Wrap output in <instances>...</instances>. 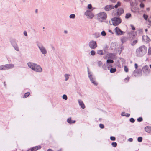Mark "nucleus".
I'll use <instances>...</instances> for the list:
<instances>
[{"mask_svg": "<svg viewBox=\"0 0 151 151\" xmlns=\"http://www.w3.org/2000/svg\"><path fill=\"white\" fill-rule=\"evenodd\" d=\"M97 53L98 54L100 55H104L103 51L102 50H97Z\"/></svg>", "mask_w": 151, "mask_h": 151, "instance_id": "nucleus-21", "label": "nucleus"}, {"mask_svg": "<svg viewBox=\"0 0 151 151\" xmlns=\"http://www.w3.org/2000/svg\"><path fill=\"white\" fill-rule=\"evenodd\" d=\"M27 65L32 70L37 72H41L42 69L39 65L33 63L29 62Z\"/></svg>", "mask_w": 151, "mask_h": 151, "instance_id": "nucleus-2", "label": "nucleus"}, {"mask_svg": "<svg viewBox=\"0 0 151 151\" xmlns=\"http://www.w3.org/2000/svg\"><path fill=\"white\" fill-rule=\"evenodd\" d=\"M124 12V10L122 8L118 9L117 12L115 14V15L119 16Z\"/></svg>", "mask_w": 151, "mask_h": 151, "instance_id": "nucleus-15", "label": "nucleus"}, {"mask_svg": "<svg viewBox=\"0 0 151 151\" xmlns=\"http://www.w3.org/2000/svg\"><path fill=\"white\" fill-rule=\"evenodd\" d=\"M114 6L112 5H106L104 8V9L106 11H109L111 9H114Z\"/></svg>", "mask_w": 151, "mask_h": 151, "instance_id": "nucleus-13", "label": "nucleus"}, {"mask_svg": "<svg viewBox=\"0 0 151 151\" xmlns=\"http://www.w3.org/2000/svg\"><path fill=\"white\" fill-rule=\"evenodd\" d=\"M35 12L36 13H37V9H36L35 10Z\"/></svg>", "mask_w": 151, "mask_h": 151, "instance_id": "nucleus-62", "label": "nucleus"}, {"mask_svg": "<svg viewBox=\"0 0 151 151\" xmlns=\"http://www.w3.org/2000/svg\"><path fill=\"white\" fill-rule=\"evenodd\" d=\"M110 1L112 3H114L116 1V0H110Z\"/></svg>", "mask_w": 151, "mask_h": 151, "instance_id": "nucleus-53", "label": "nucleus"}, {"mask_svg": "<svg viewBox=\"0 0 151 151\" xmlns=\"http://www.w3.org/2000/svg\"><path fill=\"white\" fill-rule=\"evenodd\" d=\"M102 68L104 70H106V65L105 64H104L102 65Z\"/></svg>", "mask_w": 151, "mask_h": 151, "instance_id": "nucleus-45", "label": "nucleus"}, {"mask_svg": "<svg viewBox=\"0 0 151 151\" xmlns=\"http://www.w3.org/2000/svg\"><path fill=\"white\" fill-rule=\"evenodd\" d=\"M24 34L25 36H27V32L26 31H24Z\"/></svg>", "mask_w": 151, "mask_h": 151, "instance_id": "nucleus-50", "label": "nucleus"}, {"mask_svg": "<svg viewBox=\"0 0 151 151\" xmlns=\"http://www.w3.org/2000/svg\"><path fill=\"white\" fill-rule=\"evenodd\" d=\"M147 48L145 45L142 46L137 48L136 50L137 56L141 57L145 55L147 53Z\"/></svg>", "mask_w": 151, "mask_h": 151, "instance_id": "nucleus-1", "label": "nucleus"}, {"mask_svg": "<svg viewBox=\"0 0 151 151\" xmlns=\"http://www.w3.org/2000/svg\"><path fill=\"white\" fill-rule=\"evenodd\" d=\"M137 42V40H134L132 42H131V44L132 46H133Z\"/></svg>", "mask_w": 151, "mask_h": 151, "instance_id": "nucleus-24", "label": "nucleus"}, {"mask_svg": "<svg viewBox=\"0 0 151 151\" xmlns=\"http://www.w3.org/2000/svg\"><path fill=\"white\" fill-rule=\"evenodd\" d=\"M23 2H25V0H23Z\"/></svg>", "mask_w": 151, "mask_h": 151, "instance_id": "nucleus-64", "label": "nucleus"}, {"mask_svg": "<svg viewBox=\"0 0 151 151\" xmlns=\"http://www.w3.org/2000/svg\"><path fill=\"white\" fill-rule=\"evenodd\" d=\"M125 2H128L129 1H131V0H123Z\"/></svg>", "mask_w": 151, "mask_h": 151, "instance_id": "nucleus-57", "label": "nucleus"}, {"mask_svg": "<svg viewBox=\"0 0 151 151\" xmlns=\"http://www.w3.org/2000/svg\"><path fill=\"white\" fill-rule=\"evenodd\" d=\"M11 43L12 45L16 51H19V47L17 44L16 42L15 41H12L11 42Z\"/></svg>", "mask_w": 151, "mask_h": 151, "instance_id": "nucleus-10", "label": "nucleus"}, {"mask_svg": "<svg viewBox=\"0 0 151 151\" xmlns=\"http://www.w3.org/2000/svg\"><path fill=\"white\" fill-rule=\"evenodd\" d=\"M148 22L151 24V17L150 18H149L148 20Z\"/></svg>", "mask_w": 151, "mask_h": 151, "instance_id": "nucleus-49", "label": "nucleus"}, {"mask_svg": "<svg viewBox=\"0 0 151 151\" xmlns=\"http://www.w3.org/2000/svg\"><path fill=\"white\" fill-rule=\"evenodd\" d=\"M63 98L65 100H67V97L66 95L65 94H64L63 96Z\"/></svg>", "mask_w": 151, "mask_h": 151, "instance_id": "nucleus-38", "label": "nucleus"}, {"mask_svg": "<svg viewBox=\"0 0 151 151\" xmlns=\"http://www.w3.org/2000/svg\"><path fill=\"white\" fill-rule=\"evenodd\" d=\"M129 77H128L125 78V81L126 80V81H129Z\"/></svg>", "mask_w": 151, "mask_h": 151, "instance_id": "nucleus-54", "label": "nucleus"}, {"mask_svg": "<svg viewBox=\"0 0 151 151\" xmlns=\"http://www.w3.org/2000/svg\"><path fill=\"white\" fill-rule=\"evenodd\" d=\"M135 68L136 69H137L138 68V65L137 63H135L134 65Z\"/></svg>", "mask_w": 151, "mask_h": 151, "instance_id": "nucleus-51", "label": "nucleus"}, {"mask_svg": "<svg viewBox=\"0 0 151 151\" xmlns=\"http://www.w3.org/2000/svg\"><path fill=\"white\" fill-rule=\"evenodd\" d=\"M130 4L131 6L132 7H134L135 6V3L133 1H130Z\"/></svg>", "mask_w": 151, "mask_h": 151, "instance_id": "nucleus-27", "label": "nucleus"}, {"mask_svg": "<svg viewBox=\"0 0 151 151\" xmlns=\"http://www.w3.org/2000/svg\"><path fill=\"white\" fill-rule=\"evenodd\" d=\"M142 137H138L137 140L139 142H141L142 141Z\"/></svg>", "mask_w": 151, "mask_h": 151, "instance_id": "nucleus-37", "label": "nucleus"}, {"mask_svg": "<svg viewBox=\"0 0 151 151\" xmlns=\"http://www.w3.org/2000/svg\"><path fill=\"white\" fill-rule=\"evenodd\" d=\"M52 49L53 50H55V47L53 46H52Z\"/></svg>", "mask_w": 151, "mask_h": 151, "instance_id": "nucleus-58", "label": "nucleus"}, {"mask_svg": "<svg viewBox=\"0 0 151 151\" xmlns=\"http://www.w3.org/2000/svg\"><path fill=\"white\" fill-rule=\"evenodd\" d=\"M131 14L130 13L127 14L126 15L125 18L127 19H128L131 17Z\"/></svg>", "mask_w": 151, "mask_h": 151, "instance_id": "nucleus-29", "label": "nucleus"}, {"mask_svg": "<svg viewBox=\"0 0 151 151\" xmlns=\"http://www.w3.org/2000/svg\"><path fill=\"white\" fill-rule=\"evenodd\" d=\"M41 148V146H39L35 147H32V148L33 149V151H36V150L38 149H40Z\"/></svg>", "mask_w": 151, "mask_h": 151, "instance_id": "nucleus-19", "label": "nucleus"}, {"mask_svg": "<svg viewBox=\"0 0 151 151\" xmlns=\"http://www.w3.org/2000/svg\"><path fill=\"white\" fill-rule=\"evenodd\" d=\"M70 76V75L68 74H66L64 75V76L65 78V80L67 81L69 78V76Z\"/></svg>", "mask_w": 151, "mask_h": 151, "instance_id": "nucleus-23", "label": "nucleus"}, {"mask_svg": "<svg viewBox=\"0 0 151 151\" xmlns=\"http://www.w3.org/2000/svg\"><path fill=\"white\" fill-rule=\"evenodd\" d=\"M30 94V93L29 92L26 93L24 94V97L25 98H27L29 95Z\"/></svg>", "mask_w": 151, "mask_h": 151, "instance_id": "nucleus-30", "label": "nucleus"}, {"mask_svg": "<svg viewBox=\"0 0 151 151\" xmlns=\"http://www.w3.org/2000/svg\"><path fill=\"white\" fill-rule=\"evenodd\" d=\"M106 62L107 63H114V61L111 59H108L107 60Z\"/></svg>", "mask_w": 151, "mask_h": 151, "instance_id": "nucleus-34", "label": "nucleus"}, {"mask_svg": "<svg viewBox=\"0 0 151 151\" xmlns=\"http://www.w3.org/2000/svg\"><path fill=\"white\" fill-rule=\"evenodd\" d=\"M99 126L100 127L101 129H103L104 128V125L102 124H100Z\"/></svg>", "mask_w": 151, "mask_h": 151, "instance_id": "nucleus-44", "label": "nucleus"}, {"mask_svg": "<svg viewBox=\"0 0 151 151\" xmlns=\"http://www.w3.org/2000/svg\"><path fill=\"white\" fill-rule=\"evenodd\" d=\"M128 141L129 142H132L133 141V139L132 138H130L128 139Z\"/></svg>", "mask_w": 151, "mask_h": 151, "instance_id": "nucleus-52", "label": "nucleus"}, {"mask_svg": "<svg viewBox=\"0 0 151 151\" xmlns=\"http://www.w3.org/2000/svg\"><path fill=\"white\" fill-rule=\"evenodd\" d=\"M131 26L132 27V30H135V29L133 25H131Z\"/></svg>", "mask_w": 151, "mask_h": 151, "instance_id": "nucleus-48", "label": "nucleus"}, {"mask_svg": "<svg viewBox=\"0 0 151 151\" xmlns=\"http://www.w3.org/2000/svg\"><path fill=\"white\" fill-rule=\"evenodd\" d=\"M145 129L147 132H151V127L147 126L145 127Z\"/></svg>", "mask_w": 151, "mask_h": 151, "instance_id": "nucleus-17", "label": "nucleus"}, {"mask_svg": "<svg viewBox=\"0 0 151 151\" xmlns=\"http://www.w3.org/2000/svg\"><path fill=\"white\" fill-rule=\"evenodd\" d=\"M88 46L91 49H96L97 47L96 42L94 40L90 41L88 43Z\"/></svg>", "mask_w": 151, "mask_h": 151, "instance_id": "nucleus-7", "label": "nucleus"}, {"mask_svg": "<svg viewBox=\"0 0 151 151\" xmlns=\"http://www.w3.org/2000/svg\"><path fill=\"white\" fill-rule=\"evenodd\" d=\"M64 32L65 33V34H66L67 33V31H66V30H65L64 31Z\"/></svg>", "mask_w": 151, "mask_h": 151, "instance_id": "nucleus-59", "label": "nucleus"}, {"mask_svg": "<svg viewBox=\"0 0 151 151\" xmlns=\"http://www.w3.org/2000/svg\"><path fill=\"white\" fill-rule=\"evenodd\" d=\"M148 55H151V47H149L148 50Z\"/></svg>", "mask_w": 151, "mask_h": 151, "instance_id": "nucleus-35", "label": "nucleus"}, {"mask_svg": "<svg viewBox=\"0 0 151 151\" xmlns=\"http://www.w3.org/2000/svg\"><path fill=\"white\" fill-rule=\"evenodd\" d=\"M98 64L99 66H100L102 65V63L101 61H99L98 63Z\"/></svg>", "mask_w": 151, "mask_h": 151, "instance_id": "nucleus-47", "label": "nucleus"}, {"mask_svg": "<svg viewBox=\"0 0 151 151\" xmlns=\"http://www.w3.org/2000/svg\"><path fill=\"white\" fill-rule=\"evenodd\" d=\"M140 7L141 8H143L144 7V5L142 3V2H141V4H140Z\"/></svg>", "mask_w": 151, "mask_h": 151, "instance_id": "nucleus-40", "label": "nucleus"}, {"mask_svg": "<svg viewBox=\"0 0 151 151\" xmlns=\"http://www.w3.org/2000/svg\"><path fill=\"white\" fill-rule=\"evenodd\" d=\"M92 56H94L95 55L96 52L95 51L92 50L90 52Z\"/></svg>", "mask_w": 151, "mask_h": 151, "instance_id": "nucleus-31", "label": "nucleus"}, {"mask_svg": "<svg viewBox=\"0 0 151 151\" xmlns=\"http://www.w3.org/2000/svg\"><path fill=\"white\" fill-rule=\"evenodd\" d=\"M85 14L87 16V18L89 19H91L94 16V14L90 11L87 10L85 13Z\"/></svg>", "mask_w": 151, "mask_h": 151, "instance_id": "nucleus-9", "label": "nucleus"}, {"mask_svg": "<svg viewBox=\"0 0 151 151\" xmlns=\"http://www.w3.org/2000/svg\"><path fill=\"white\" fill-rule=\"evenodd\" d=\"M110 139L112 141H115L116 139L115 137L113 136L111 137Z\"/></svg>", "mask_w": 151, "mask_h": 151, "instance_id": "nucleus-42", "label": "nucleus"}, {"mask_svg": "<svg viewBox=\"0 0 151 151\" xmlns=\"http://www.w3.org/2000/svg\"><path fill=\"white\" fill-rule=\"evenodd\" d=\"M121 115L123 116H126L129 117L130 116V114L128 113H126L125 112H123L121 114Z\"/></svg>", "mask_w": 151, "mask_h": 151, "instance_id": "nucleus-22", "label": "nucleus"}, {"mask_svg": "<svg viewBox=\"0 0 151 151\" xmlns=\"http://www.w3.org/2000/svg\"><path fill=\"white\" fill-rule=\"evenodd\" d=\"M143 17L145 20H147L148 19V16L147 15L144 14L143 15Z\"/></svg>", "mask_w": 151, "mask_h": 151, "instance_id": "nucleus-28", "label": "nucleus"}, {"mask_svg": "<svg viewBox=\"0 0 151 151\" xmlns=\"http://www.w3.org/2000/svg\"><path fill=\"white\" fill-rule=\"evenodd\" d=\"M143 71L146 73L148 74L150 72V70L147 65H145L142 68Z\"/></svg>", "mask_w": 151, "mask_h": 151, "instance_id": "nucleus-12", "label": "nucleus"}, {"mask_svg": "<svg viewBox=\"0 0 151 151\" xmlns=\"http://www.w3.org/2000/svg\"><path fill=\"white\" fill-rule=\"evenodd\" d=\"M127 38L126 37H123L121 39V41L122 42V43H124L126 42V41L127 40Z\"/></svg>", "mask_w": 151, "mask_h": 151, "instance_id": "nucleus-20", "label": "nucleus"}, {"mask_svg": "<svg viewBox=\"0 0 151 151\" xmlns=\"http://www.w3.org/2000/svg\"><path fill=\"white\" fill-rule=\"evenodd\" d=\"M115 32L117 35H122L124 34L125 32L122 31L118 27H116L115 29Z\"/></svg>", "mask_w": 151, "mask_h": 151, "instance_id": "nucleus-11", "label": "nucleus"}, {"mask_svg": "<svg viewBox=\"0 0 151 151\" xmlns=\"http://www.w3.org/2000/svg\"><path fill=\"white\" fill-rule=\"evenodd\" d=\"M147 30H148L147 29H145V31L146 32H147Z\"/></svg>", "mask_w": 151, "mask_h": 151, "instance_id": "nucleus-63", "label": "nucleus"}, {"mask_svg": "<svg viewBox=\"0 0 151 151\" xmlns=\"http://www.w3.org/2000/svg\"><path fill=\"white\" fill-rule=\"evenodd\" d=\"M101 35L103 36H105L106 35V33L105 31H103L101 32Z\"/></svg>", "mask_w": 151, "mask_h": 151, "instance_id": "nucleus-39", "label": "nucleus"}, {"mask_svg": "<svg viewBox=\"0 0 151 151\" xmlns=\"http://www.w3.org/2000/svg\"><path fill=\"white\" fill-rule=\"evenodd\" d=\"M111 20L113 24L115 26L119 25L121 22L120 18L117 17L111 19Z\"/></svg>", "mask_w": 151, "mask_h": 151, "instance_id": "nucleus-6", "label": "nucleus"}, {"mask_svg": "<svg viewBox=\"0 0 151 151\" xmlns=\"http://www.w3.org/2000/svg\"><path fill=\"white\" fill-rule=\"evenodd\" d=\"M121 3L120 2H118L117 3V4L115 5L114 6V7H115V8H117L119 6H120V5Z\"/></svg>", "mask_w": 151, "mask_h": 151, "instance_id": "nucleus-32", "label": "nucleus"}, {"mask_svg": "<svg viewBox=\"0 0 151 151\" xmlns=\"http://www.w3.org/2000/svg\"><path fill=\"white\" fill-rule=\"evenodd\" d=\"M140 2H145V0H138Z\"/></svg>", "mask_w": 151, "mask_h": 151, "instance_id": "nucleus-55", "label": "nucleus"}, {"mask_svg": "<svg viewBox=\"0 0 151 151\" xmlns=\"http://www.w3.org/2000/svg\"><path fill=\"white\" fill-rule=\"evenodd\" d=\"M133 8H131V11H132V12H135V11H133Z\"/></svg>", "mask_w": 151, "mask_h": 151, "instance_id": "nucleus-61", "label": "nucleus"}, {"mask_svg": "<svg viewBox=\"0 0 151 151\" xmlns=\"http://www.w3.org/2000/svg\"><path fill=\"white\" fill-rule=\"evenodd\" d=\"M88 8L89 9H90L92 8V6L91 4H88Z\"/></svg>", "mask_w": 151, "mask_h": 151, "instance_id": "nucleus-46", "label": "nucleus"}, {"mask_svg": "<svg viewBox=\"0 0 151 151\" xmlns=\"http://www.w3.org/2000/svg\"><path fill=\"white\" fill-rule=\"evenodd\" d=\"M37 45L42 54L44 55L47 54V52L46 49L41 43L38 42Z\"/></svg>", "mask_w": 151, "mask_h": 151, "instance_id": "nucleus-5", "label": "nucleus"}, {"mask_svg": "<svg viewBox=\"0 0 151 151\" xmlns=\"http://www.w3.org/2000/svg\"><path fill=\"white\" fill-rule=\"evenodd\" d=\"M111 145L113 147H116L117 146V144L116 142H112L111 144Z\"/></svg>", "mask_w": 151, "mask_h": 151, "instance_id": "nucleus-36", "label": "nucleus"}, {"mask_svg": "<svg viewBox=\"0 0 151 151\" xmlns=\"http://www.w3.org/2000/svg\"><path fill=\"white\" fill-rule=\"evenodd\" d=\"M116 71V68H111L110 70V72L111 73H113L115 72Z\"/></svg>", "mask_w": 151, "mask_h": 151, "instance_id": "nucleus-25", "label": "nucleus"}, {"mask_svg": "<svg viewBox=\"0 0 151 151\" xmlns=\"http://www.w3.org/2000/svg\"><path fill=\"white\" fill-rule=\"evenodd\" d=\"M137 121L139 122H140L142 121V118L141 117H139L137 119Z\"/></svg>", "mask_w": 151, "mask_h": 151, "instance_id": "nucleus-41", "label": "nucleus"}, {"mask_svg": "<svg viewBox=\"0 0 151 151\" xmlns=\"http://www.w3.org/2000/svg\"><path fill=\"white\" fill-rule=\"evenodd\" d=\"M69 17L70 19H74L75 18L76 15L74 14H72L70 15Z\"/></svg>", "mask_w": 151, "mask_h": 151, "instance_id": "nucleus-26", "label": "nucleus"}, {"mask_svg": "<svg viewBox=\"0 0 151 151\" xmlns=\"http://www.w3.org/2000/svg\"><path fill=\"white\" fill-rule=\"evenodd\" d=\"M97 19L100 22H102L104 20L106 19L107 15L106 13L101 12L97 14Z\"/></svg>", "mask_w": 151, "mask_h": 151, "instance_id": "nucleus-4", "label": "nucleus"}, {"mask_svg": "<svg viewBox=\"0 0 151 151\" xmlns=\"http://www.w3.org/2000/svg\"><path fill=\"white\" fill-rule=\"evenodd\" d=\"M78 102L81 107L83 109H84L85 108V106L82 101L80 100H78Z\"/></svg>", "mask_w": 151, "mask_h": 151, "instance_id": "nucleus-16", "label": "nucleus"}, {"mask_svg": "<svg viewBox=\"0 0 151 151\" xmlns=\"http://www.w3.org/2000/svg\"><path fill=\"white\" fill-rule=\"evenodd\" d=\"M88 71V76L91 83L95 86H97L98 83L96 81L95 78L91 74H90L89 71Z\"/></svg>", "mask_w": 151, "mask_h": 151, "instance_id": "nucleus-8", "label": "nucleus"}, {"mask_svg": "<svg viewBox=\"0 0 151 151\" xmlns=\"http://www.w3.org/2000/svg\"><path fill=\"white\" fill-rule=\"evenodd\" d=\"M124 70L126 72H128V69L127 66H124Z\"/></svg>", "mask_w": 151, "mask_h": 151, "instance_id": "nucleus-33", "label": "nucleus"}, {"mask_svg": "<svg viewBox=\"0 0 151 151\" xmlns=\"http://www.w3.org/2000/svg\"><path fill=\"white\" fill-rule=\"evenodd\" d=\"M47 151H53L51 149H48Z\"/></svg>", "mask_w": 151, "mask_h": 151, "instance_id": "nucleus-60", "label": "nucleus"}, {"mask_svg": "<svg viewBox=\"0 0 151 151\" xmlns=\"http://www.w3.org/2000/svg\"><path fill=\"white\" fill-rule=\"evenodd\" d=\"M14 65L13 64H8L0 65V70H6L13 68Z\"/></svg>", "mask_w": 151, "mask_h": 151, "instance_id": "nucleus-3", "label": "nucleus"}, {"mask_svg": "<svg viewBox=\"0 0 151 151\" xmlns=\"http://www.w3.org/2000/svg\"><path fill=\"white\" fill-rule=\"evenodd\" d=\"M67 122L69 124L74 123L76 122L75 120H71V118H68L67 120Z\"/></svg>", "mask_w": 151, "mask_h": 151, "instance_id": "nucleus-18", "label": "nucleus"}, {"mask_svg": "<svg viewBox=\"0 0 151 151\" xmlns=\"http://www.w3.org/2000/svg\"><path fill=\"white\" fill-rule=\"evenodd\" d=\"M108 32H110V33H111L112 34H113V33L112 32V31L111 30H110V29H109V30H108Z\"/></svg>", "mask_w": 151, "mask_h": 151, "instance_id": "nucleus-56", "label": "nucleus"}, {"mask_svg": "<svg viewBox=\"0 0 151 151\" xmlns=\"http://www.w3.org/2000/svg\"><path fill=\"white\" fill-rule=\"evenodd\" d=\"M142 40L146 42H149L150 41V39L147 35H144L142 36Z\"/></svg>", "mask_w": 151, "mask_h": 151, "instance_id": "nucleus-14", "label": "nucleus"}, {"mask_svg": "<svg viewBox=\"0 0 151 151\" xmlns=\"http://www.w3.org/2000/svg\"><path fill=\"white\" fill-rule=\"evenodd\" d=\"M130 121L131 122L134 123L135 122V120L134 118H131L130 119Z\"/></svg>", "mask_w": 151, "mask_h": 151, "instance_id": "nucleus-43", "label": "nucleus"}]
</instances>
